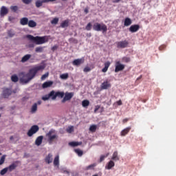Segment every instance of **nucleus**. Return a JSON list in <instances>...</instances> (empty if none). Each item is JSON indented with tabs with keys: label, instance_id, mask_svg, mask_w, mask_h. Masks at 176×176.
Here are the masks:
<instances>
[{
	"label": "nucleus",
	"instance_id": "nucleus-17",
	"mask_svg": "<svg viewBox=\"0 0 176 176\" xmlns=\"http://www.w3.org/2000/svg\"><path fill=\"white\" fill-rule=\"evenodd\" d=\"M9 13V11L8 10V8L5 6H2L0 10V16L3 17V16H6Z\"/></svg>",
	"mask_w": 176,
	"mask_h": 176
},
{
	"label": "nucleus",
	"instance_id": "nucleus-29",
	"mask_svg": "<svg viewBox=\"0 0 176 176\" xmlns=\"http://www.w3.org/2000/svg\"><path fill=\"white\" fill-rule=\"evenodd\" d=\"M54 166H60V157L56 155L54 160Z\"/></svg>",
	"mask_w": 176,
	"mask_h": 176
},
{
	"label": "nucleus",
	"instance_id": "nucleus-59",
	"mask_svg": "<svg viewBox=\"0 0 176 176\" xmlns=\"http://www.w3.org/2000/svg\"><path fill=\"white\" fill-rule=\"evenodd\" d=\"M41 104H42V101H41V100H38V101L37 102V104H38V105H41Z\"/></svg>",
	"mask_w": 176,
	"mask_h": 176
},
{
	"label": "nucleus",
	"instance_id": "nucleus-61",
	"mask_svg": "<svg viewBox=\"0 0 176 176\" xmlns=\"http://www.w3.org/2000/svg\"><path fill=\"white\" fill-rule=\"evenodd\" d=\"M113 2L114 3H118V2H120V0H115Z\"/></svg>",
	"mask_w": 176,
	"mask_h": 176
},
{
	"label": "nucleus",
	"instance_id": "nucleus-47",
	"mask_svg": "<svg viewBox=\"0 0 176 176\" xmlns=\"http://www.w3.org/2000/svg\"><path fill=\"white\" fill-rule=\"evenodd\" d=\"M122 61H124V63H130V58L124 57L122 58Z\"/></svg>",
	"mask_w": 176,
	"mask_h": 176
},
{
	"label": "nucleus",
	"instance_id": "nucleus-48",
	"mask_svg": "<svg viewBox=\"0 0 176 176\" xmlns=\"http://www.w3.org/2000/svg\"><path fill=\"white\" fill-rule=\"evenodd\" d=\"M90 71H91V69L87 66L83 69L84 72H90Z\"/></svg>",
	"mask_w": 176,
	"mask_h": 176
},
{
	"label": "nucleus",
	"instance_id": "nucleus-15",
	"mask_svg": "<svg viewBox=\"0 0 176 176\" xmlns=\"http://www.w3.org/2000/svg\"><path fill=\"white\" fill-rule=\"evenodd\" d=\"M111 83L108 81H104L101 85V89L102 90H107V89L111 88Z\"/></svg>",
	"mask_w": 176,
	"mask_h": 176
},
{
	"label": "nucleus",
	"instance_id": "nucleus-34",
	"mask_svg": "<svg viewBox=\"0 0 176 176\" xmlns=\"http://www.w3.org/2000/svg\"><path fill=\"white\" fill-rule=\"evenodd\" d=\"M11 80H12V82H19V77L16 74L12 75L11 76Z\"/></svg>",
	"mask_w": 176,
	"mask_h": 176
},
{
	"label": "nucleus",
	"instance_id": "nucleus-5",
	"mask_svg": "<svg viewBox=\"0 0 176 176\" xmlns=\"http://www.w3.org/2000/svg\"><path fill=\"white\" fill-rule=\"evenodd\" d=\"M39 131V126L38 125H33L27 133L28 137H32L34 134H36Z\"/></svg>",
	"mask_w": 176,
	"mask_h": 176
},
{
	"label": "nucleus",
	"instance_id": "nucleus-31",
	"mask_svg": "<svg viewBox=\"0 0 176 176\" xmlns=\"http://www.w3.org/2000/svg\"><path fill=\"white\" fill-rule=\"evenodd\" d=\"M28 27H30V28H34V27L36 25V22H35L33 20H30L28 21Z\"/></svg>",
	"mask_w": 176,
	"mask_h": 176
},
{
	"label": "nucleus",
	"instance_id": "nucleus-1",
	"mask_svg": "<svg viewBox=\"0 0 176 176\" xmlns=\"http://www.w3.org/2000/svg\"><path fill=\"white\" fill-rule=\"evenodd\" d=\"M42 69H45V66L39 65L32 69H30L28 73L25 74V72H21L19 74V82L23 83V85H27V83L30 82L32 79H34L38 74V71H42Z\"/></svg>",
	"mask_w": 176,
	"mask_h": 176
},
{
	"label": "nucleus",
	"instance_id": "nucleus-49",
	"mask_svg": "<svg viewBox=\"0 0 176 176\" xmlns=\"http://www.w3.org/2000/svg\"><path fill=\"white\" fill-rule=\"evenodd\" d=\"M49 76V73H46L41 76V80H45L46 78Z\"/></svg>",
	"mask_w": 176,
	"mask_h": 176
},
{
	"label": "nucleus",
	"instance_id": "nucleus-13",
	"mask_svg": "<svg viewBox=\"0 0 176 176\" xmlns=\"http://www.w3.org/2000/svg\"><path fill=\"white\" fill-rule=\"evenodd\" d=\"M44 160L47 164H50V163H53V155L52 153H49L45 157Z\"/></svg>",
	"mask_w": 176,
	"mask_h": 176
},
{
	"label": "nucleus",
	"instance_id": "nucleus-43",
	"mask_svg": "<svg viewBox=\"0 0 176 176\" xmlns=\"http://www.w3.org/2000/svg\"><path fill=\"white\" fill-rule=\"evenodd\" d=\"M67 133H69V134H71V133L74 132V127L73 126H69L67 129H66Z\"/></svg>",
	"mask_w": 176,
	"mask_h": 176
},
{
	"label": "nucleus",
	"instance_id": "nucleus-62",
	"mask_svg": "<svg viewBox=\"0 0 176 176\" xmlns=\"http://www.w3.org/2000/svg\"><path fill=\"white\" fill-rule=\"evenodd\" d=\"M85 13H89V10L85 9Z\"/></svg>",
	"mask_w": 176,
	"mask_h": 176
},
{
	"label": "nucleus",
	"instance_id": "nucleus-64",
	"mask_svg": "<svg viewBox=\"0 0 176 176\" xmlns=\"http://www.w3.org/2000/svg\"><path fill=\"white\" fill-rule=\"evenodd\" d=\"M93 176H98V174H96V175H94Z\"/></svg>",
	"mask_w": 176,
	"mask_h": 176
},
{
	"label": "nucleus",
	"instance_id": "nucleus-26",
	"mask_svg": "<svg viewBox=\"0 0 176 176\" xmlns=\"http://www.w3.org/2000/svg\"><path fill=\"white\" fill-rule=\"evenodd\" d=\"M68 25H69V20L68 19L63 21L60 24L61 28H67Z\"/></svg>",
	"mask_w": 176,
	"mask_h": 176
},
{
	"label": "nucleus",
	"instance_id": "nucleus-33",
	"mask_svg": "<svg viewBox=\"0 0 176 176\" xmlns=\"http://www.w3.org/2000/svg\"><path fill=\"white\" fill-rule=\"evenodd\" d=\"M89 105H90V101H89L88 100H84L82 102V106L84 108H86L87 107H89Z\"/></svg>",
	"mask_w": 176,
	"mask_h": 176
},
{
	"label": "nucleus",
	"instance_id": "nucleus-28",
	"mask_svg": "<svg viewBox=\"0 0 176 176\" xmlns=\"http://www.w3.org/2000/svg\"><path fill=\"white\" fill-rule=\"evenodd\" d=\"M30 58L31 54H26L22 58L21 63H26V61H28Z\"/></svg>",
	"mask_w": 176,
	"mask_h": 176
},
{
	"label": "nucleus",
	"instance_id": "nucleus-39",
	"mask_svg": "<svg viewBox=\"0 0 176 176\" xmlns=\"http://www.w3.org/2000/svg\"><path fill=\"white\" fill-rule=\"evenodd\" d=\"M36 53H42L43 52V47H37L35 49Z\"/></svg>",
	"mask_w": 176,
	"mask_h": 176
},
{
	"label": "nucleus",
	"instance_id": "nucleus-14",
	"mask_svg": "<svg viewBox=\"0 0 176 176\" xmlns=\"http://www.w3.org/2000/svg\"><path fill=\"white\" fill-rule=\"evenodd\" d=\"M54 94V90L51 91L50 94L43 96L42 100L43 101H47V100H49L50 98H51L52 100Z\"/></svg>",
	"mask_w": 176,
	"mask_h": 176
},
{
	"label": "nucleus",
	"instance_id": "nucleus-23",
	"mask_svg": "<svg viewBox=\"0 0 176 176\" xmlns=\"http://www.w3.org/2000/svg\"><path fill=\"white\" fill-rule=\"evenodd\" d=\"M120 160V158L119 157L118 151H114L111 157V160H113L114 162H118V160Z\"/></svg>",
	"mask_w": 176,
	"mask_h": 176
},
{
	"label": "nucleus",
	"instance_id": "nucleus-42",
	"mask_svg": "<svg viewBox=\"0 0 176 176\" xmlns=\"http://www.w3.org/2000/svg\"><path fill=\"white\" fill-rule=\"evenodd\" d=\"M51 24H58V18H54L53 20L51 21Z\"/></svg>",
	"mask_w": 176,
	"mask_h": 176
},
{
	"label": "nucleus",
	"instance_id": "nucleus-30",
	"mask_svg": "<svg viewBox=\"0 0 176 176\" xmlns=\"http://www.w3.org/2000/svg\"><path fill=\"white\" fill-rule=\"evenodd\" d=\"M38 111V104L34 103L31 108V112L32 113H35Z\"/></svg>",
	"mask_w": 176,
	"mask_h": 176
},
{
	"label": "nucleus",
	"instance_id": "nucleus-45",
	"mask_svg": "<svg viewBox=\"0 0 176 176\" xmlns=\"http://www.w3.org/2000/svg\"><path fill=\"white\" fill-rule=\"evenodd\" d=\"M85 30L87 31H90L91 30V23H89L87 26L85 27Z\"/></svg>",
	"mask_w": 176,
	"mask_h": 176
},
{
	"label": "nucleus",
	"instance_id": "nucleus-18",
	"mask_svg": "<svg viewBox=\"0 0 176 176\" xmlns=\"http://www.w3.org/2000/svg\"><path fill=\"white\" fill-rule=\"evenodd\" d=\"M130 130H131V126H128L126 128H125L124 130H122L121 131V136L122 137H124L125 135H127V134H129V133H130Z\"/></svg>",
	"mask_w": 176,
	"mask_h": 176
},
{
	"label": "nucleus",
	"instance_id": "nucleus-57",
	"mask_svg": "<svg viewBox=\"0 0 176 176\" xmlns=\"http://www.w3.org/2000/svg\"><path fill=\"white\" fill-rule=\"evenodd\" d=\"M56 0H45L47 3H49V2H54Z\"/></svg>",
	"mask_w": 176,
	"mask_h": 176
},
{
	"label": "nucleus",
	"instance_id": "nucleus-22",
	"mask_svg": "<svg viewBox=\"0 0 176 176\" xmlns=\"http://www.w3.org/2000/svg\"><path fill=\"white\" fill-rule=\"evenodd\" d=\"M133 21H131V19L127 17L124 19V27H129V25H131Z\"/></svg>",
	"mask_w": 176,
	"mask_h": 176
},
{
	"label": "nucleus",
	"instance_id": "nucleus-6",
	"mask_svg": "<svg viewBox=\"0 0 176 176\" xmlns=\"http://www.w3.org/2000/svg\"><path fill=\"white\" fill-rule=\"evenodd\" d=\"M117 45L118 49H126V47H129V41L124 40L122 41H118L116 43Z\"/></svg>",
	"mask_w": 176,
	"mask_h": 176
},
{
	"label": "nucleus",
	"instance_id": "nucleus-51",
	"mask_svg": "<svg viewBox=\"0 0 176 176\" xmlns=\"http://www.w3.org/2000/svg\"><path fill=\"white\" fill-rule=\"evenodd\" d=\"M10 9H11V10H13L14 12H16L18 8H17V6H11Z\"/></svg>",
	"mask_w": 176,
	"mask_h": 176
},
{
	"label": "nucleus",
	"instance_id": "nucleus-36",
	"mask_svg": "<svg viewBox=\"0 0 176 176\" xmlns=\"http://www.w3.org/2000/svg\"><path fill=\"white\" fill-rule=\"evenodd\" d=\"M69 77L68 73L63 74L60 76V79L66 80L67 78Z\"/></svg>",
	"mask_w": 176,
	"mask_h": 176
},
{
	"label": "nucleus",
	"instance_id": "nucleus-2",
	"mask_svg": "<svg viewBox=\"0 0 176 176\" xmlns=\"http://www.w3.org/2000/svg\"><path fill=\"white\" fill-rule=\"evenodd\" d=\"M26 38L30 41V42H33L36 45H43V43H46V42L49 41V38L47 36H34L31 34H28Z\"/></svg>",
	"mask_w": 176,
	"mask_h": 176
},
{
	"label": "nucleus",
	"instance_id": "nucleus-25",
	"mask_svg": "<svg viewBox=\"0 0 176 176\" xmlns=\"http://www.w3.org/2000/svg\"><path fill=\"white\" fill-rule=\"evenodd\" d=\"M43 3H47L45 0H37L35 3L36 7L41 8L43 5Z\"/></svg>",
	"mask_w": 176,
	"mask_h": 176
},
{
	"label": "nucleus",
	"instance_id": "nucleus-41",
	"mask_svg": "<svg viewBox=\"0 0 176 176\" xmlns=\"http://www.w3.org/2000/svg\"><path fill=\"white\" fill-rule=\"evenodd\" d=\"M6 159V155H3L0 159V166H2L5 163V160Z\"/></svg>",
	"mask_w": 176,
	"mask_h": 176
},
{
	"label": "nucleus",
	"instance_id": "nucleus-63",
	"mask_svg": "<svg viewBox=\"0 0 176 176\" xmlns=\"http://www.w3.org/2000/svg\"><path fill=\"white\" fill-rule=\"evenodd\" d=\"M13 136H10V140L12 141V140H13Z\"/></svg>",
	"mask_w": 176,
	"mask_h": 176
},
{
	"label": "nucleus",
	"instance_id": "nucleus-19",
	"mask_svg": "<svg viewBox=\"0 0 176 176\" xmlns=\"http://www.w3.org/2000/svg\"><path fill=\"white\" fill-rule=\"evenodd\" d=\"M43 141V136L41 135L37 137V138L35 140V145L37 146H40V145H42V142Z\"/></svg>",
	"mask_w": 176,
	"mask_h": 176
},
{
	"label": "nucleus",
	"instance_id": "nucleus-24",
	"mask_svg": "<svg viewBox=\"0 0 176 176\" xmlns=\"http://www.w3.org/2000/svg\"><path fill=\"white\" fill-rule=\"evenodd\" d=\"M112 167H115V162L113 160H110L106 165V168L107 170H111Z\"/></svg>",
	"mask_w": 176,
	"mask_h": 176
},
{
	"label": "nucleus",
	"instance_id": "nucleus-27",
	"mask_svg": "<svg viewBox=\"0 0 176 176\" xmlns=\"http://www.w3.org/2000/svg\"><path fill=\"white\" fill-rule=\"evenodd\" d=\"M20 24L21 25H27V24H28V18L23 17V18L21 19Z\"/></svg>",
	"mask_w": 176,
	"mask_h": 176
},
{
	"label": "nucleus",
	"instance_id": "nucleus-38",
	"mask_svg": "<svg viewBox=\"0 0 176 176\" xmlns=\"http://www.w3.org/2000/svg\"><path fill=\"white\" fill-rule=\"evenodd\" d=\"M108 156H109V153H107L105 155H101L100 158V163H101V162H104L105 157H108Z\"/></svg>",
	"mask_w": 176,
	"mask_h": 176
},
{
	"label": "nucleus",
	"instance_id": "nucleus-37",
	"mask_svg": "<svg viewBox=\"0 0 176 176\" xmlns=\"http://www.w3.org/2000/svg\"><path fill=\"white\" fill-rule=\"evenodd\" d=\"M96 130H97V125H91L89 127V131L92 133H96Z\"/></svg>",
	"mask_w": 176,
	"mask_h": 176
},
{
	"label": "nucleus",
	"instance_id": "nucleus-4",
	"mask_svg": "<svg viewBox=\"0 0 176 176\" xmlns=\"http://www.w3.org/2000/svg\"><path fill=\"white\" fill-rule=\"evenodd\" d=\"M93 30L94 31H97V32L102 31V34H104L108 31V27L107 26V25H105L104 23L101 24L99 23H96L93 25Z\"/></svg>",
	"mask_w": 176,
	"mask_h": 176
},
{
	"label": "nucleus",
	"instance_id": "nucleus-3",
	"mask_svg": "<svg viewBox=\"0 0 176 176\" xmlns=\"http://www.w3.org/2000/svg\"><path fill=\"white\" fill-rule=\"evenodd\" d=\"M46 137L48 138L49 144H53V142L58 140V135L56 134V130L51 129L47 134Z\"/></svg>",
	"mask_w": 176,
	"mask_h": 176
},
{
	"label": "nucleus",
	"instance_id": "nucleus-11",
	"mask_svg": "<svg viewBox=\"0 0 176 176\" xmlns=\"http://www.w3.org/2000/svg\"><path fill=\"white\" fill-rule=\"evenodd\" d=\"M2 95L4 98H8L10 96L12 95V89L4 88Z\"/></svg>",
	"mask_w": 176,
	"mask_h": 176
},
{
	"label": "nucleus",
	"instance_id": "nucleus-9",
	"mask_svg": "<svg viewBox=\"0 0 176 176\" xmlns=\"http://www.w3.org/2000/svg\"><path fill=\"white\" fill-rule=\"evenodd\" d=\"M72 97H74V92H66L63 99L62 100V102L64 103L66 101H69Z\"/></svg>",
	"mask_w": 176,
	"mask_h": 176
},
{
	"label": "nucleus",
	"instance_id": "nucleus-55",
	"mask_svg": "<svg viewBox=\"0 0 176 176\" xmlns=\"http://www.w3.org/2000/svg\"><path fill=\"white\" fill-rule=\"evenodd\" d=\"M116 104H117L118 105H122L123 103L122 102V100H118V101L116 102Z\"/></svg>",
	"mask_w": 176,
	"mask_h": 176
},
{
	"label": "nucleus",
	"instance_id": "nucleus-46",
	"mask_svg": "<svg viewBox=\"0 0 176 176\" xmlns=\"http://www.w3.org/2000/svg\"><path fill=\"white\" fill-rule=\"evenodd\" d=\"M96 167V164H91L86 167V170H90L91 168H94Z\"/></svg>",
	"mask_w": 176,
	"mask_h": 176
},
{
	"label": "nucleus",
	"instance_id": "nucleus-60",
	"mask_svg": "<svg viewBox=\"0 0 176 176\" xmlns=\"http://www.w3.org/2000/svg\"><path fill=\"white\" fill-rule=\"evenodd\" d=\"M142 75L140 76L138 78H137V80H140V79H142Z\"/></svg>",
	"mask_w": 176,
	"mask_h": 176
},
{
	"label": "nucleus",
	"instance_id": "nucleus-21",
	"mask_svg": "<svg viewBox=\"0 0 176 176\" xmlns=\"http://www.w3.org/2000/svg\"><path fill=\"white\" fill-rule=\"evenodd\" d=\"M104 67L102 69V72L105 73L108 71V68L111 67V62L107 61L104 63Z\"/></svg>",
	"mask_w": 176,
	"mask_h": 176
},
{
	"label": "nucleus",
	"instance_id": "nucleus-12",
	"mask_svg": "<svg viewBox=\"0 0 176 176\" xmlns=\"http://www.w3.org/2000/svg\"><path fill=\"white\" fill-rule=\"evenodd\" d=\"M84 63H85V58H81L75 59L72 62V64L76 67H79V65H82V64H83Z\"/></svg>",
	"mask_w": 176,
	"mask_h": 176
},
{
	"label": "nucleus",
	"instance_id": "nucleus-58",
	"mask_svg": "<svg viewBox=\"0 0 176 176\" xmlns=\"http://www.w3.org/2000/svg\"><path fill=\"white\" fill-rule=\"evenodd\" d=\"M63 173L67 174L68 175H69V171H68V170H63Z\"/></svg>",
	"mask_w": 176,
	"mask_h": 176
},
{
	"label": "nucleus",
	"instance_id": "nucleus-50",
	"mask_svg": "<svg viewBox=\"0 0 176 176\" xmlns=\"http://www.w3.org/2000/svg\"><path fill=\"white\" fill-rule=\"evenodd\" d=\"M23 3H25V5H30L31 2H32V0H22Z\"/></svg>",
	"mask_w": 176,
	"mask_h": 176
},
{
	"label": "nucleus",
	"instance_id": "nucleus-40",
	"mask_svg": "<svg viewBox=\"0 0 176 176\" xmlns=\"http://www.w3.org/2000/svg\"><path fill=\"white\" fill-rule=\"evenodd\" d=\"M8 171H9V170L8 169V167L4 168L3 169H2L0 172L1 175H5V174H6V173H8Z\"/></svg>",
	"mask_w": 176,
	"mask_h": 176
},
{
	"label": "nucleus",
	"instance_id": "nucleus-7",
	"mask_svg": "<svg viewBox=\"0 0 176 176\" xmlns=\"http://www.w3.org/2000/svg\"><path fill=\"white\" fill-rule=\"evenodd\" d=\"M125 65L120 63V61H116L115 65V72H120V71H123L125 68Z\"/></svg>",
	"mask_w": 176,
	"mask_h": 176
},
{
	"label": "nucleus",
	"instance_id": "nucleus-52",
	"mask_svg": "<svg viewBox=\"0 0 176 176\" xmlns=\"http://www.w3.org/2000/svg\"><path fill=\"white\" fill-rule=\"evenodd\" d=\"M100 105H96L94 109V113H97V111H98V109H100Z\"/></svg>",
	"mask_w": 176,
	"mask_h": 176
},
{
	"label": "nucleus",
	"instance_id": "nucleus-56",
	"mask_svg": "<svg viewBox=\"0 0 176 176\" xmlns=\"http://www.w3.org/2000/svg\"><path fill=\"white\" fill-rule=\"evenodd\" d=\"M127 122H129V118H125L122 120L123 123H127Z\"/></svg>",
	"mask_w": 176,
	"mask_h": 176
},
{
	"label": "nucleus",
	"instance_id": "nucleus-53",
	"mask_svg": "<svg viewBox=\"0 0 176 176\" xmlns=\"http://www.w3.org/2000/svg\"><path fill=\"white\" fill-rule=\"evenodd\" d=\"M164 49H166L165 45H162L159 47V50H164Z\"/></svg>",
	"mask_w": 176,
	"mask_h": 176
},
{
	"label": "nucleus",
	"instance_id": "nucleus-44",
	"mask_svg": "<svg viewBox=\"0 0 176 176\" xmlns=\"http://www.w3.org/2000/svg\"><path fill=\"white\" fill-rule=\"evenodd\" d=\"M8 36H10V38H13V36H14V32L12 30H8Z\"/></svg>",
	"mask_w": 176,
	"mask_h": 176
},
{
	"label": "nucleus",
	"instance_id": "nucleus-8",
	"mask_svg": "<svg viewBox=\"0 0 176 176\" xmlns=\"http://www.w3.org/2000/svg\"><path fill=\"white\" fill-rule=\"evenodd\" d=\"M65 95V93L64 91H54V94L52 96V100H56V98H63L64 96Z\"/></svg>",
	"mask_w": 176,
	"mask_h": 176
},
{
	"label": "nucleus",
	"instance_id": "nucleus-16",
	"mask_svg": "<svg viewBox=\"0 0 176 176\" xmlns=\"http://www.w3.org/2000/svg\"><path fill=\"white\" fill-rule=\"evenodd\" d=\"M138 30H140V25H132L129 28V31L130 32H132V33L137 32Z\"/></svg>",
	"mask_w": 176,
	"mask_h": 176
},
{
	"label": "nucleus",
	"instance_id": "nucleus-54",
	"mask_svg": "<svg viewBox=\"0 0 176 176\" xmlns=\"http://www.w3.org/2000/svg\"><path fill=\"white\" fill-rule=\"evenodd\" d=\"M57 49H58V45H54L52 47V52H54V50H57Z\"/></svg>",
	"mask_w": 176,
	"mask_h": 176
},
{
	"label": "nucleus",
	"instance_id": "nucleus-20",
	"mask_svg": "<svg viewBox=\"0 0 176 176\" xmlns=\"http://www.w3.org/2000/svg\"><path fill=\"white\" fill-rule=\"evenodd\" d=\"M52 85L53 81H46L43 84L42 87L43 89H47V87H52Z\"/></svg>",
	"mask_w": 176,
	"mask_h": 176
},
{
	"label": "nucleus",
	"instance_id": "nucleus-10",
	"mask_svg": "<svg viewBox=\"0 0 176 176\" xmlns=\"http://www.w3.org/2000/svg\"><path fill=\"white\" fill-rule=\"evenodd\" d=\"M19 163H20V161H15L12 164H11L8 167H7L8 171L10 173H12L13 170H16L19 166Z\"/></svg>",
	"mask_w": 176,
	"mask_h": 176
},
{
	"label": "nucleus",
	"instance_id": "nucleus-35",
	"mask_svg": "<svg viewBox=\"0 0 176 176\" xmlns=\"http://www.w3.org/2000/svg\"><path fill=\"white\" fill-rule=\"evenodd\" d=\"M74 151L80 157L83 155V151L79 148L74 149Z\"/></svg>",
	"mask_w": 176,
	"mask_h": 176
},
{
	"label": "nucleus",
	"instance_id": "nucleus-32",
	"mask_svg": "<svg viewBox=\"0 0 176 176\" xmlns=\"http://www.w3.org/2000/svg\"><path fill=\"white\" fill-rule=\"evenodd\" d=\"M69 145L70 146H73V147L79 146V145H82V142H71L69 143Z\"/></svg>",
	"mask_w": 176,
	"mask_h": 176
}]
</instances>
